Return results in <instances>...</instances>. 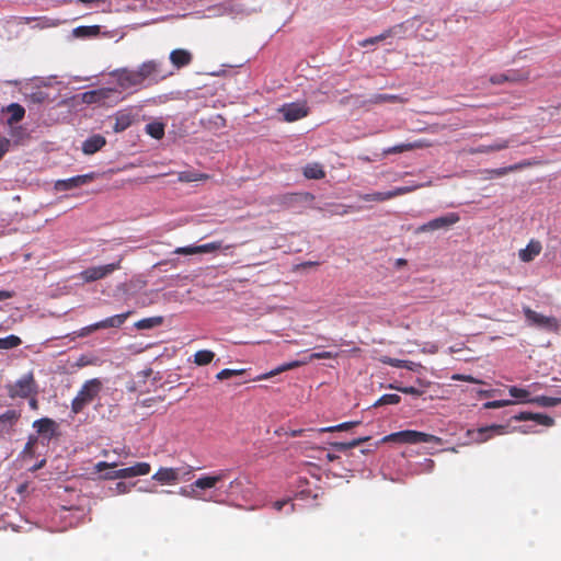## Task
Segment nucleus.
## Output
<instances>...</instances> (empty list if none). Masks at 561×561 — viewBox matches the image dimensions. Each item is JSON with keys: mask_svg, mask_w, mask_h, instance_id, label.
<instances>
[{"mask_svg": "<svg viewBox=\"0 0 561 561\" xmlns=\"http://www.w3.org/2000/svg\"><path fill=\"white\" fill-rule=\"evenodd\" d=\"M528 401L531 403H536L540 407H545V408L561 404V398H553V397H547V396L536 397Z\"/></svg>", "mask_w": 561, "mask_h": 561, "instance_id": "33", "label": "nucleus"}, {"mask_svg": "<svg viewBox=\"0 0 561 561\" xmlns=\"http://www.w3.org/2000/svg\"><path fill=\"white\" fill-rule=\"evenodd\" d=\"M399 443V444H417V443H431L434 442L436 444H440L442 439L437 436L426 434L417 431H402L392 433L390 435L385 436L380 443Z\"/></svg>", "mask_w": 561, "mask_h": 561, "instance_id": "1", "label": "nucleus"}, {"mask_svg": "<svg viewBox=\"0 0 561 561\" xmlns=\"http://www.w3.org/2000/svg\"><path fill=\"white\" fill-rule=\"evenodd\" d=\"M136 71L142 83L146 79L154 78L159 73L160 64L154 60H149L141 64Z\"/></svg>", "mask_w": 561, "mask_h": 561, "instance_id": "17", "label": "nucleus"}, {"mask_svg": "<svg viewBox=\"0 0 561 561\" xmlns=\"http://www.w3.org/2000/svg\"><path fill=\"white\" fill-rule=\"evenodd\" d=\"M30 405H31L32 409H37V401L35 399H32L30 401Z\"/></svg>", "mask_w": 561, "mask_h": 561, "instance_id": "61", "label": "nucleus"}, {"mask_svg": "<svg viewBox=\"0 0 561 561\" xmlns=\"http://www.w3.org/2000/svg\"><path fill=\"white\" fill-rule=\"evenodd\" d=\"M22 343L21 339L16 335H8L0 337V350H11L18 347Z\"/></svg>", "mask_w": 561, "mask_h": 561, "instance_id": "34", "label": "nucleus"}, {"mask_svg": "<svg viewBox=\"0 0 561 561\" xmlns=\"http://www.w3.org/2000/svg\"><path fill=\"white\" fill-rule=\"evenodd\" d=\"M453 379L468 381V382H472V383H481L482 382L481 380L476 379L474 377L469 376V375H454Z\"/></svg>", "mask_w": 561, "mask_h": 561, "instance_id": "51", "label": "nucleus"}, {"mask_svg": "<svg viewBox=\"0 0 561 561\" xmlns=\"http://www.w3.org/2000/svg\"><path fill=\"white\" fill-rule=\"evenodd\" d=\"M100 34V26L99 25H91V26H78L73 28L72 35L78 38L82 37H94Z\"/></svg>", "mask_w": 561, "mask_h": 561, "instance_id": "27", "label": "nucleus"}, {"mask_svg": "<svg viewBox=\"0 0 561 561\" xmlns=\"http://www.w3.org/2000/svg\"><path fill=\"white\" fill-rule=\"evenodd\" d=\"M115 121L114 130L121 133L130 126L133 117L129 113H118Z\"/></svg>", "mask_w": 561, "mask_h": 561, "instance_id": "29", "label": "nucleus"}, {"mask_svg": "<svg viewBox=\"0 0 561 561\" xmlns=\"http://www.w3.org/2000/svg\"><path fill=\"white\" fill-rule=\"evenodd\" d=\"M480 394L490 397L491 396V391L483 390V391H480Z\"/></svg>", "mask_w": 561, "mask_h": 561, "instance_id": "63", "label": "nucleus"}, {"mask_svg": "<svg viewBox=\"0 0 561 561\" xmlns=\"http://www.w3.org/2000/svg\"><path fill=\"white\" fill-rule=\"evenodd\" d=\"M33 427L48 440L56 434L57 425L55 421L50 419H41L33 423Z\"/></svg>", "mask_w": 561, "mask_h": 561, "instance_id": "16", "label": "nucleus"}, {"mask_svg": "<svg viewBox=\"0 0 561 561\" xmlns=\"http://www.w3.org/2000/svg\"><path fill=\"white\" fill-rule=\"evenodd\" d=\"M221 249H222L221 242L214 241V242H209V243L201 244V245L180 247L174 250V253L183 254V255H196V254L213 253V252H216Z\"/></svg>", "mask_w": 561, "mask_h": 561, "instance_id": "9", "label": "nucleus"}, {"mask_svg": "<svg viewBox=\"0 0 561 561\" xmlns=\"http://www.w3.org/2000/svg\"><path fill=\"white\" fill-rule=\"evenodd\" d=\"M78 1L81 3H84V4H93L96 7L106 3V0H78Z\"/></svg>", "mask_w": 561, "mask_h": 561, "instance_id": "55", "label": "nucleus"}, {"mask_svg": "<svg viewBox=\"0 0 561 561\" xmlns=\"http://www.w3.org/2000/svg\"><path fill=\"white\" fill-rule=\"evenodd\" d=\"M129 490H128V486L124 483V482H118L116 483L115 485V492L117 494H125L127 493Z\"/></svg>", "mask_w": 561, "mask_h": 561, "instance_id": "52", "label": "nucleus"}, {"mask_svg": "<svg viewBox=\"0 0 561 561\" xmlns=\"http://www.w3.org/2000/svg\"><path fill=\"white\" fill-rule=\"evenodd\" d=\"M430 145L423 140H419L415 142L402 144L398 146L390 147L383 151V154H392V153H401L409 150H414L419 148L428 147Z\"/></svg>", "mask_w": 561, "mask_h": 561, "instance_id": "22", "label": "nucleus"}, {"mask_svg": "<svg viewBox=\"0 0 561 561\" xmlns=\"http://www.w3.org/2000/svg\"><path fill=\"white\" fill-rule=\"evenodd\" d=\"M13 296L12 291L9 290H0V301L10 299Z\"/></svg>", "mask_w": 561, "mask_h": 561, "instance_id": "56", "label": "nucleus"}, {"mask_svg": "<svg viewBox=\"0 0 561 561\" xmlns=\"http://www.w3.org/2000/svg\"><path fill=\"white\" fill-rule=\"evenodd\" d=\"M207 179H208L207 174L192 172V171L180 172L178 175V180L180 182H196V181H204Z\"/></svg>", "mask_w": 561, "mask_h": 561, "instance_id": "30", "label": "nucleus"}, {"mask_svg": "<svg viewBox=\"0 0 561 561\" xmlns=\"http://www.w3.org/2000/svg\"><path fill=\"white\" fill-rule=\"evenodd\" d=\"M359 424H360V421L345 422V423H341V424L335 425V426L322 427V428L319 430V432H321V433H332V432H337V431H347L351 427L357 426Z\"/></svg>", "mask_w": 561, "mask_h": 561, "instance_id": "35", "label": "nucleus"}, {"mask_svg": "<svg viewBox=\"0 0 561 561\" xmlns=\"http://www.w3.org/2000/svg\"><path fill=\"white\" fill-rule=\"evenodd\" d=\"M115 92V89L112 88H101L95 90L96 96L99 98L100 102H104Z\"/></svg>", "mask_w": 561, "mask_h": 561, "instance_id": "45", "label": "nucleus"}, {"mask_svg": "<svg viewBox=\"0 0 561 561\" xmlns=\"http://www.w3.org/2000/svg\"><path fill=\"white\" fill-rule=\"evenodd\" d=\"M93 179H94V174L89 173V174L73 176V178H70L67 180H58L55 183V190L58 192L72 190L75 187H78V186H81V185H84V184L91 182Z\"/></svg>", "mask_w": 561, "mask_h": 561, "instance_id": "12", "label": "nucleus"}, {"mask_svg": "<svg viewBox=\"0 0 561 561\" xmlns=\"http://www.w3.org/2000/svg\"><path fill=\"white\" fill-rule=\"evenodd\" d=\"M304 175L307 179L319 180L325 176V172L320 163H310L304 168Z\"/></svg>", "mask_w": 561, "mask_h": 561, "instance_id": "26", "label": "nucleus"}, {"mask_svg": "<svg viewBox=\"0 0 561 561\" xmlns=\"http://www.w3.org/2000/svg\"><path fill=\"white\" fill-rule=\"evenodd\" d=\"M215 357V353L208 350H202L195 353L194 363L198 366L209 364Z\"/></svg>", "mask_w": 561, "mask_h": 561, "instance_id": "31", "label": "nucleus"}, {"mask_svg": "<svg viewBox=\"0 0 561 561\" xmlns=\"http://www.w3.org/2000/svg\"><path fill=\"white\" fill-rule=\"evenodd\" d=\"M459 220H460V218H459L458 214L449 213L445 216L434 218V219L430 220L428 222L419 226L414 232L416 234H420V233L432 232V231H436V230H447L448 228H450L451 226L457 224Z\"/></svg>", "mask_w": 561, "mask_h": 561, "instance_id": "5", "label": "nucleus"}, {"mask_svg": "<svg viewBox=\"0 0 561 561\" xmlns=\"http://www.w3.org/2000/svg\"><path fill=\"white\" fill-rule=\"evenodd\" d=\"M530 165H533V163L528 161V162H524V163L516 164V165H511V167H506V168H501V169L492 170L490 173L493 176H502V175H505L506 173H508L511 171H515V170H518L519 168L530 167Z\"/></svg>", "mask_w": 561, "mask_h": 561, "instance_id": "39", "label": "nucleus"}, {"mask_svg": "<svg viewBox=\"0 0 561 561\" xmlns=\"http://www.w3.org/2000/svg\"><path fill=\"white\" fill-rule=\"evenodd\" d=\"M492 83L500 84L508 80V78L505 75L494 76L491 79Z\"/></svg>", "mask_w": 561, "mask_h": 561, "instance_id": "54", "label": "nucleus"}, {"mask_svg": "<svg viewBox=\"0 0 561 561\" xmlns=\"http://www.w3.org/2000/svg\"><path fill=\"white\" fill-rule=\"evenodd\" d=\"M508 392L512 397L520 400H526L529 396V392L527 390L517 387H511L508 389Z\"/></svg>", "mask_w": 561, "mask_h": 561, "instance_id": "44", "label": "nucleus"}, {"mask_svg": "<svg viewBox=\"0 0 561 561\" xmlns=\"http://www.w3.org/2000/svg\"><path fill=\"white\" fill-rule=\"evenodd\" d=\"M179 470L175 468L161 467L152 476V480L157 481L161 485H172L179 481Z\"/></svg>", "mask_w": 561, "mask_h": 561, "instance_id": "13", "label": "nucleus"}, {"mask_svg": "<svg viewBox=\"0 0 561 561\" xmlns=\"http://www.w3.org/2000/svg\"><path fill=\"white\" fill-rule=\"evenodd\" d=\"M36 443H37V437L36 436H30L27 443L24 446V449H23L22 454L24 456H33Z\"/></svg>", "mask_w": 561, "mask_h": 561, "instance_id": "43", "label": "nucleus"}, {"mask_svg": "<svg viewBox=\"0 0 561 561\" xmlns=\"http://www.w3.org/2000/svg\"><path fill=\"white\" fill-rule=\"evenodd\" d=\"M513 402L511 400H496V401H489V402L484 403L483 407L485 409H499V408L510 405Z\"/></svg>", "mask_w": 561, "mask_h": 561, "instance_id": "48", "label": "nucleus"}, {"mask_svg": "<svg viewBox=\"0 0 561 561\" xmlns=\"http://www.w3.org/2000/svg\"><path fill=\"white\" fill-rule=\"evenodd\" d=\"M369 439L368 436L366 437H359V438H356V439H353L352 442H348V443H332L331 446L337 450H346V449H350V448H354L358 445H360L362 443H365Z\"/></svg>", "mask_w": 561, "mask_h": 561, "instance_id": "36", "label": "nucleus"}, {"mask_svg": "<svg viewBox=\"0 0 561 561\" xmlns=\"http://www.w3.org/2000/svg\"><path fill=\"white\" fill-rule=\"evenodd\" d=\"M423 184H415L412 186H401L397 187L392 191L388 192H374L368 194H360L359 199L367 203H382L389 201L391 198L409 194L420 187H423Z\"/></svg>", "mask_w": 561, "mask_h": 561, "instance_id": "4", "label": "nucleus"}, {"mask_svg": "<svg viewBox=\"0 0 561 561\" xmlns=\"http://www.w3.org/2000/svg\"><path fill=\"white\" fill-rule=\"evenodd\" d=\"M8 113L10 114L8 123L12 125L20 122L24 117L25 111L20 104L12 103L8 106Z\"/></svg>", "mask_w": 561, "mask_h": 561, "instance_id": "28", "label": "nucleus"}, {"mask_svg": "<svg viewBox=\"0 0 561 561\" xmlns=\"http://www.w3.org/2000/svg\"><path fill=\"white\" fill-rule=\"evenodd\" d=\"M507 146H508L507 142L504 141V142L492 145V146H489V147H481V148H478V149H473V150H470V152L471 153H477V152L497 151V150H502V149L507 148Z\"/></svg>", "mask_w": 561, "mask_h": 561, "instance_id": "41", "label": "nucleus"}, {"mask_svg": "<svg viewBox=\"0 0 561 561\" xmlns=\"http://www.w3.org/2000/svg\"><path fill=\"white\" fill-rule=\"evenodd\" d=\"M526 322L530 327H536L541 330H546L549 332H557L559 330V321L554 317L545 316L537 311H534L529 307H525L523 309Z\"/></svg>", "mask_w": 561, "mask_h": 561, "instance_id": "3", "label": "nucleus"}, {"mask_svg": "<svg viewBox=\"0 0 561 561\" xmlns=\"http://www.w3.org/2000/svg\"><path fill=\"white\" fill-rule=\"evenodd\" d=\"M220 480H221L220 476L202 477V478H198L193 483L191 492H187L185 489H181L180 493L185 496L197 497V494L195 493L194 488L203 489V490L210 489V488H214L217 484V482H219Z\"/></svg>", "mask_w": 561, "mask_h": 561, "instance_id": "14", "label": "nucleus"}, {"mask_svg": "<svg viewBox=\"0 0 561 561\" xmlns=\"http://www.w3.org/2000/svg\"><path fill=\"white\" fill-rule=\"evenodd\" d=\"M146 130L151 137L156 139H161L164 135V126L158 122L148 124Z\"/></svg>", "mask_w": 561, "mask_h": 561, "instance_id": "37", "label": "nucleus"}, {"mask_svg": "<svg viewBox=\"0 0 561 561\" xmlns=\"http://www.w3.org/2000/svg\"><path fill=\"white\" fill-rule=\"evenodd\" d=\"M287 504V500H280L273 503V507L276 511H280Z\"/></svg>", "mask_w": 561, "mask_h": 561, "instance_id": "57", "label": "nucleus"}, {"mask_svg": "<svg viewBox=\"0 0 561 561\" xmlns=\"http://www.w3.org/2000/svg\"><path fill=\"white\" fill-rule=\"evenodd\" d=\"M81 100L83 103L92 104V103H99L100 100L96 96L95 90L88 91L81 94Z\"/></svg>", "mask_w": 561, "mask_h": 561, "instance_id": "47", "label": "nucleus"}, {"mask_svg": "<svg viewBox=\"0 0 561 561\" xmlns=\"http://www.w3.org/2000/svg\"><path fill=\"white\" fill-rule=\"evenodd\" d=\"M102 388V382L99 379H91L88 380L80 391L78 392L77 397L72 401V411L75 413L80 412L85 404L91 402L96 394L100 392Z\"/></svg>", "mask_w": 561, "mask_h": 561, "instance_id": "2", "label": "nucleus"}, {"mask_svg": "<svg viewBox=\"0 0 561 561\" xmlns=\"http://www.w3.org/2000/svg\"><path fill=\"white\" fill-rule=\"evenodd\" d=\"M308 362L307 360H294V362H290V363H287V364H283L278 367H276L275 369L257 377L259 380H264V379H268L271 377H274L280 373H284L286 370H290V369H294V368H297V367H300V366H304V365H307Z\"/></svg>", "mask_w": 561, "mask_h": 561, "instance_id": "21", "label": "nucleus"}, {"mask_svg": "<svg viewBox=\"0 0 561 561\" xmlns=\"http://www.w3.org/2000/svg\"><path fill=\"white\" fill-rule=\"evenodd\" d=\"M504 430H505V427L503 425H491L488 427L479 428L477 432L478 436L476 437L474 440H476V443H479V444L484 443L491 437V433L502 435V434H504Z\"/></svg>", "mask_w": 561, "mask_h": 561, "instance_id": "24", "label": "nucleus"}, {"mask_svg": "<svg viewBox=\"0 0 561 561\" xmlns=\"http://www.w3.org/2000/svg\"><path fill=\"white\" fill-rule=\"evenodd\" d=\"M243 369H222L217 374V379L224 380L243 374Z\"/></svg>", "mask_w": 561, "mask_h": 561, "instance_id": "42", "label": "nucleus"}, {"mask_svg": "<svg viewBox=\"0 0 561 561\" xmlns=\"http://www.w3.org/2000/svg\"><path fill=\"white\" fill-rule=\"evenodd\" d=\"M334 357H335V354H333L331 352H320V353L310 354L309 357L306 358L305 360L310 363L313 359H330V358H334Z\"/></svg>", "mask_w": 561, "mask_h": 561, "instance_id": "46", "label": "nucleus"}, {"mask_svg": "<svg viewBox=\"0 0 561 561\" xmlns=\"http://www.w3.org/2000/svg\"><path fill=\"white\" fill-rule=\"evenodd\" d=\"M309 108L305 102L285 104L279 108L286 122H295L308 115Z\"/></svg>", "mask_w": 561, "mask_h": 561, "instance_id": "7", "label": "nucleus"}, {"mask_svg": "<svg viewBox=\"0 0 561 561\" xmlns=\"http://www.w3.org/2000/svg\"><path fill=\"white\" fill-rule=\"evenodd\" d=\"M35 392V383L32 375H25L10 387V396L26 398Z\"/></svg>", "mask_w": 561, "mask_h": 561, "instance_id": "8", "label": "nucleus"}, {"mask_svg": "<svg viewBox=\"0 0 561 561\" xmlns=\"http://www.w3.org/2000/svg\"><path fill=\"white\" fill-rule=\"evenodd\" d=\"M399 391L403 392V393H408V394H413V396H420L421 392L413 388V387H404V388H398Z\"/></svg>", "mask_w": 561, "mask_h": 561, "instance_id": "53", "label": "nucleus"}, {"mask_svg": "<svg viewBox=\"0 0 561 561\" xmlns=\"http://www.w3.org/2000/svg\"><path fill=\"white\" fill-rule=\"evenodd\" d=\"M518 420H535L546 426H551L553 424V420L543 414H522Z\"/></svg>", "mask_w": 561, "mask_h": 561, "instance_id": "38", "label": "nucleus"}, {"mask_svg": "<svg viewBox=\"0 0 561 561\" xmlns=\"http://www.w3.org/2000/svg\"><path fill=\"white\" fill-rule=\"evenodd\" d=\"M116 78L117 84L122 89H129L131 87L141 85L137 71L128 69H118L111 73Z\"/></svg>", "mask_w": 561, "mask_h": 561, "instance_id": "10", "label": "nucleus"}, {"mask_svg": "<svg viewBox=\"0 0 561 561\" xmlns=\"http://www.w3.org/2000/svg\"><path fill=\"white\" fill-rule=\"evenodd\" d=\"M170 60L173 66L181 68L192 61V54L186 49H174L170 54Z\"/></svg>", "mask_w": 561, "mask_h": 561, "instance_id": "20", "label": "nucleus"}, {"mask_svg": "<svg viewBox=\"0 0 561 561\" xmlns=\"http://www.w3.org/2000/svg\"><path fill=\"white\" fill-rule=\"evenodd\" d=\"M116 467V463L113 462V463H110V462H105V461H100L98 462L95 466H94V470L96 472H103L104 470H110V469H113Z\"/></svg>", "mask_w": 561, "mask_h": 561, "instance_id": "49", "label": "nucleus"}, {"mask_svg": "<svg viewBox=\"0 0 561 561\" xmlns=\"http://www.w3.org/2000/svg\"><path fill=\"white\" fill-rule=\"evenodd\" d=\"M380 362L383 363V364L393 366V367H403V368H407L409 370H416V369H419L421 367L420 364H416L414 362L391 358V357H388V356L381 357Z\"/></svg>", "mask_w": 561, "mask_h": 561, "instance_id": "25", "label": "nucleus"}, {"mask_svg": "<svg viewBox=\"0 0 561 561\" xmlns=\"http://www.w3.org/2000/svg\"><path fill=\"white\" fill-rule=\"evenodd\" d=\"M541 249L539 241L531 240L526 248L519 250L518 256L523 262H530L540 254Z\"/></svg>", "mask_w": 561, "mask_h": 561, "instance_id": "19", "label": "nucleus"}, {"mask_svg": "<svg viewBox=\"0 0 561 561\" xmlns=\"http://www.w3.org/2000/svg\"><path fill=\"white\" fill-rule=\"evenodd\" d=\"M44 465H45V460H42L39 463H36V466H34L32 470L35 471V470L42 468Z\"/></svg>", "mask_w": 561, "mask_h": 561, "instance_id": "60", "label": "nucleus"}, {"mask_svg": "<svg viewBox=\"0 0 561 561\" xmlns=\"http://www.w3.org/2000/svg\"><path fill=\"white\" fill-rule=\"evenodd\" d=\"M118 473H119V469L118 470H110V471H106L105 473H103L100 478L103 480L123 479L122 476H118Z\"/></svg>", "mask_w": 561, "mask_h": 561, "instance_id": "50", "label": "nucleus"}, {"mask_svg": "<svg viewBox=\"0 0 561 561\" xmlns=\"http://www.w3.org/2000/svg\"><path fill=\"white\" fill-rule=\"evenodd\" d=\"M119 268H121V260H118L117 262L111 263V264H106V265L89 267L80 273V277L85 283H91V282L102 279V278L106 277L107 275L112 274L114 271L119 270Z\"/></svg>", "mask_w": 561, "mask_h": 561, "instance_id": "6", "label": "nucleus"}, {"mask_svg": "<svg viewBox=\"0 0 561 561\" xmlns=\"http://www.w3.org/2000/svg\"><path fill=\"white\" fill-rule=\"evenodd\" d=\"M348 206H343V210L340 213L341 215H345L348 213Z\"/></svg>", "mask_w": 561, "mask_h": 561, "instance_id": "62", "label": "nucleus"}, {"mask_svg": "<svg viewBox=\"0 0 561 561\" xmlns=\"http://www.w3.org/2000/svg\"><path fill=\"white\" fill-rule=\"evenodd\" d=\"M131 314V311H127L125 313L115 314L107 319H104L100 322H96L85 329L87 333L93 332L99 329H107V328H119L126 321V319Z\"/></svg>", "mask_w": 561, "mask_h": 561, "instance_id": "11", "label": "nucleus"}, {"mask_svg": "<svg viewBox=\"0 0 561 561\" xmlns=\"http://www.w3.org/2000/svg\"><path fill=\"white\" fill-rule=\"evenodd\" d=\"M106 144V139L101 135H94L88 138L82 144V151L84 154H93L101 150Z\"/></svg>", "mask_w": 561, "mask_h": 561, "instance_id": "18", "label": "nucleus"}, {"mask_svg": "<svg viewBox=\"0 0 561 561\" xmlns=\"http://www.w3.org/2000/svg\"><path fill=\"white\" fill-rule=\"evenodd\" d=\"M302 432V430H297V431H293L291 432V436H297V435H300Z\"/></svg>", "mask_w": 561, "mask_h": 561, "instance_id": "64", "label": "nucleus"}, {"mask_svg": "<svg viewBox=\"0 0 561 561\" xmlns=\"http://www.w3.org/2000/svg\"><path fill=\"white\" fill-rule=\"evenodd\" d=\"M162 321H163L162 317L147 318V319L137 321L135 323V327L138 330H148V329H152L154 327L160 325L162 323Z\"/></svg>", "mask_w": 561, "mask_h": 561, "instance_id": "32", "label": "nucleus"}, {"mask_svg": "<svg viewBox=\"0 0 561 561\" xmlns=\"http://www.w3.org/2000/svg\"><path fill=\"white\" fill-rule=\"evenodd\" d=\"M41 27H53L56 26L57 23L50 21V20H44L38 24Z\"/></svg>", "mask_w": 561, "mask_h": 561, "instance_id": "58", "label": "nucleus"}, {"mask_svg": "<svg viewBox=\"0 0 561 561\" xmlns=\"http://www.w3.org/2000/svg\"><path fill=\"white\" fill-rule=\"evenodd\" d=\"M18 419L19 414L15 411H8L0 415V435L9 433L13 428Z\"/></svg>", "mask_w": 561, "mask_h": 561, "instance_id": "23", "label": "nucleus"}, {"mask_svg": "<svg viewBox=\"0 0 561 561\" xmlns=\"http://www.w3.org/2000/svg\"><path fill=\"white\" fill-rule=\"evenodd\" d=\"M383 38V36H376V37H373V38H369V39H366L363 45H366V44H374V43H377L379 41H381Z\"/></svg>", "mask_w": 561, "mask_h": 561, "instance_id": "59", "label": "nucleus"}, {"mask_svg": "<svg viewBox=\"0 0 561 561\" xmlns=\"http://www.w3.org/2000/svg\"><path fill=\"white\" fill-rule=\"evenodd\" d=\"M151 471V466L148 462H137L134 466L119 469L118 476L123 479L134 478L138 476H146Z\"/></svg>", "mask_w": 561, "mask_h": 561, "instance_id": "15", "label": "nucleus"}, {"mask_svg": "<svg viewBox=\"0 0 561 561\" xmlns=\"http://www.w3.org/2000/svg\"><path fill=\"white\" fill-rule=\"evenodd\" d=\"M399 402H400V397L398 394L390 393V394H385L380 399H378L374 403V407H379V405H383V404H397Z\"/></svg>", "mask_w": 561, "mask_h": 561, "instance_id": "40", "label": "nucleus"}]
</instances>
